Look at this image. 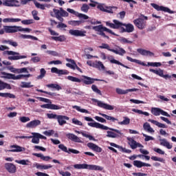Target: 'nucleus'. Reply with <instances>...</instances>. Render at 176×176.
Listing matches in <instances>:
<instances>
[{
  "instance_id": "f257e3e1",
  "label": "nucleus",
  "mask_w": 176,
  "mask_h": 176,
  "mask_svg": "<svg viewBox=\"0 0 176 176\" xmlns=\"http://www.w3.org/2000/svg\"><path fill=\"white\" fill-rule=\"evenodd\" d=\"M87 124L90 127H95L96 129H101V130H111V131H107V137H108L109 138H118V137H122V135H123V133H122V132H120V131H119L118 129L109 128V127L104 126V124H100L98 122H88ZM112 131H115L118 135Z\"/></svg>"
},
{
  "instance_id": "f03ea898",
  "label": "nucleus",
  "mask_w": 176,
  "mask_h": 176,
  "mask_svg": "<svg viewBox=\"0 0 176 176\" xmlns=\"http://www.w3.org/2000/svg\"><path fill=\"white\" fill-rule=\"evenodd\" d=\"M82 79H79L78 78L74 77L72 76H69L67 77V79L68 80H70L71 82H76L77 83H80V82H83L85 85H93V82L94 80L98 81L100 80L97 78H91L90 77L86 76H82Z\"/></svg>"
},
{
  "instance_id": "7ed1b4c3",
  "label": "nucleus",
  "mask_w": 176,
  "mask_h": 176,
  "mask_svg": "<svg viewBox=\"0 0 176 176\" xmlns=\"http://www.w3.org/2000/svg\"><path fill=\"white\" fill-rule=\"evenodd\" d=\"M50 14L52 17H56L61 22L64 21V18L63 17H68V16H69V14H68L67 11L64 10L63 8H60L59 10L54 8L53 11L50 12Z\"/></svg>"
},
{
  "instance_id": "20e7f679",
  "label": "nucleus",
  "mask_w": 176,
  "mask_h": 176,
  "mask_svg": "<svg viewBox=\"0 0 176 176\" xmlns=\"http://www.w3.org/2000/svg\"><path fill=\"white\" fill-rule=\"evenodd\" d=\"M74 167L77 170L86 169V170H94L95 171H102V170H104V168L102 166H100L98 165L87 164H77L74 165Z\"/></svg>"
},
{
  "instance_id": "39448f33",
  "label": "nucleus",
  "mask_w": 176,
  "mask_h": 176,
  "mask_svg": "<svg viewBox=\"0 0 176 176\" xmlns=\"http://www.w3.org/2000/svg\"><path fill=\"white\" fill-rule=\"evenodd\" d=\"M1 75L3 79H12L13 80H20V79H23V78H31L32 76L31 74H19L16 76L15 74L6 73L5 72H3Z\"/></svg>"
},
{
  "instance_id": "423d86ee",
  "label": "nucleus",
  "mask_w": 176,
  "mask_h": 176,
  "mask_svg": "<svg viewBox=\"0 0 176 176\" xmlns=\"http://www.w3.org/2000/svg\"><path fill=\"white\" fill-rule=\"evenodd\" d=\"M3 54L8 56V60L16 61L17 60H21L22 58H27V56L25 55H20V53L14 52V51H4Z\"/></svg>"
},
{
  "instance_id": "0eeeda50",
  "label": "nucleus",
  "mask_w": 176,
  "mask_h": 176,
  "mask_svg": "<svg viewBox=\"0 0 176 176\" xmlns=\"http://www.w3.org/2000/svg\"><path fill=\"white\" fill-rule=\"evenodd\" d=\"M126 59L128 61H131V63H135L136 64H139V65H143V67H146V65H148V67H162V63L159 62H148L146 65L144 62L138 59H133V58L130 56H126Z\"/></svg>"
},
{
  "instance_id": "6e6552de",
  "label": "nucleus",
  "mask_w": 176,
  "mask_h": 176,
  "mask_svg": "<svg viewBox=\"0 0 176 176\" xmlns=\"http://www.w3.org/2000/svg\"><path fill=\"white\" fill-rule=\"evenodd\" d=\"M3 6H8L9 8H19L20 7V1L18 0H0V6L1 5Z\"/></svg>"
},
{
  "instance_id": "1a4fd4ad",
  "label": "nucleus",
  "mask_w": 176,
  "mask_h": 176,
  "mask_svg": "<svg viewBox=\"0 0 176 176\" xmlns=\"http://www.w3.org/2000/svg\"><path fill=\"white\" fill-rule=\"evenodd\" d=\"M19 28L17 25H4L3 29H1L0 31H3V34H14L19 32Z\"/></svg>"
},
{
  "instance_id": "9d476101",
  "label": "nucleus",
  "mask_w": 176,
  "mask_h": 176,
  "mask_svg": "<svg viewBox=\"0 0 176 176\" xmlns=\"http://www.w3.org/2000/svg\"><path fill=\"white\" fill-rule=\"evenodd\" d=\"M151 113L154 115V116H159L160 115H162L163 116H166L167 118H171V116L168 114V113L164 111V110H162L160 108L157 107H153L151 109Z\"/></svg>"
},
{
  "instance_id": "9b49d317",
  "label": "nucleus",
  "mask_w": 176,
  "mask_h": 176,
  "mask_svg": "<svg viewBox=\"0 0 176 176\" xmlns=\"http://www.w3.org/2000/svg\"><path fill=\"white\" fill-rule=\"evenodd\" d=\"M151 6H152V8H153L154 9H155V10L157 11H162V12H165L166 13H170V14H173L174 13V11L170 10V8H167V7H164L163 6H160L159 5L152 3H151Z\"/></svg>"
},
{
  "instance_id": "f8f14e48",
  "label": "nucleus",
  "mask_w": 176,
  "mask_h": 176,
  "mask_svg": "<svg viewBox=\"0 0 176 176\" xmlns=\"http://www.w3.org/2000/svg\"><path fill=\"white\" fill-rule=\"evenodd\" d=\"M92 101H94V102H97L98 107H100V108H103L104 109H107L108 111H113L114 109L113 106L104 103L97 99L93 98Z\"/></svg>"
},
{
  "instance_id": "ddd939ff",
  "label": "nucleus",
  "mask_w": 176,
  "mask_h": 176,
  "mask_svg": "<svg viewBox=\"0 0 176 176\" xmlns=\"http://www.w3.org/2000/svg\"><path fill=\"white\" fill-rule=\"evenodd\" d=\"M133 24H135V27L139 30H144V28L146 27V21L142 18H138L133 20Z\"/></svg>"
},
{
  "instance_id": "4468645a",
  "label": "nucleus",
  "mask_w": 176,
  "mask_h": 176,
  "mask_svg": "<svg viewBox=\"0 0 176 176\" xmlns=\"http://www.w3.org/2000/svg\"><path fill=\"white\" fill-rule=\"evenodd\" d=\"M4 168L10 174H16V171H17V168H16V165L12 163H6L4 164Z\"/></svg>"
},
{
  "instance_id": "2eb2a0df",
  "label": "nucleus",
  "mask_w": 176,
  "mask_h": 176,
  "mask_svg": "<svg viewBox=\"0 0 176 176\" xmlns=\"http://www.w3.org/2000/svg\"><path fill=\"white\" fill-rule=\"evenodd\" d=\"M129 141V145H130L131 149H137V148H144V146L137 142L134 139L131 138H127Z\"/></svg>"
},
{
  "instance_id": "dca6fc26",
  "label": "nucleus",
  "mask_w": 176,
  "mask_h": 176,
  "mask_svg": "<svg viewBox=\"0 0 176 176\" xmlns=\"http://www.w3.org/2000/svg\"><path fill=\"white\" fill-rule=\"evenodd\" d=\"M94 31H96L98 32H101V31H105L106 32H109V34H111V35H116L112 30L107 28L106 27L102 26V25H99L97 26H94L92 28Z\"/></svg>"
},
{
  "instance_id": "f3484780",
  "label": "nucleus",
  "mask_w": 176,
  "mask_h": 176,
  "mask_svg": "<svg viewBox=\"0 0 176 176\" xmlns=\"http://www.w3.org/2000/svg\"><path fill=\"white\" fill-rule=\"evenodd\" d=\"M69 34L73 36H86V31L79 30H70Z\"/></svg>"
},
{
  "instance_id": "a211bd4d",
  "label": "nucleus",
  "mask_w": 176,
  "mask_h": 176,
  "mask_svg": "<svg viewBox=\"0 0 176 176\" xmlns=\"http://www.w3.org/2000/svg\"><path fill=\"white\" fill-rule=\"evenodd\" d=\"M56 120L59 126H64V124H67V120H69V117L67 116L58 115Z\"/></svg>"
},
{
  "instance_id": "6ab92c4d",
  "label": "nucleus",
  "mask_w": 176,
  "mask_h": 176,
  "mask_svg": "<svg viewBox=\"0 0 176 176\" xmlns=\"http://www.w3.org/2000/svg\"><path fill=\"white\" fill-rule=\"evenodd\" d=\"M41 120H34L30 121L26 124L27 129H35V127H38V126H41Z\"/></svg>"
},
{
  "instance_id": "aec40b11",
  "label": "nucleus",
  "mask_w": 176,
  "mask_h": 176,
  "mask_svg": "<svg viewBox=\"0 0 176 176\" xmlns=\"http://www.w3.org/2000/svg\"><path fill=\"white\" fill-rule=\"evenodd\" d=\"M41 108H45L46 109L58 110V109H61L63 107L61 106L53 104L52 103H48V104L41 105Z\"/></svg>"
},
{
  "instance_id": "412c9836",
  "label": "nucleus",
  "mask_w": 176,
  "mask_h": 176,
  "mask_svg": "<svg viewBox=\"0 0 176 176\" xmlns=\"http://www.w3.org/2000/svg\"><path fill=\"white\" fill-rule=\"evenodd\" d=\"M138 91V89L137 88H133V89H122L120 88H116V91L117 93V94H121V95H123V94H127L131 91Z\"/></svg>"
},
{
  "instance_id": "4be33fe9",
  "label": "nucleus",
  "mask_w": 176,
  "mask_h": 176,
  "mask_svg": "<svg viewBox=\"0 0 176 176\" xmlns=\"http://www.w3.org/2000/svg\"><path fill=\"white\" fill-rule=\"evenodd\" d=\"M137 52H138L139 54H141L142 56H148L149 57H153V56H155V54H153V52L149 50H144L142 48L138 49Z\"/></svg>"
},
{
  "instance_id": "5701e85b",
  "label": "nucleus",
  "mask_w": 176,
  "mask_h": 176,
  "mask_svg": "<svg viewBox=\"0 0 176 176\" xmlns=\"http://www.w3.org/2000/svg\"><path fill=\"white\" fill-rule=\"evenodd\" d=\"M51 72L52 74H57L58 75H68L69 74L67 70L58 69L57 67H52Z\"/></svg>"
},
{
  "instance_id": "b1692460",
  "label": "nucleus",
  "mask_w": 176,
  "mask_h": 176,
  "mask_svg": "<svg viewBox=\"0 0 176 176\" xmlns=\"http://www.w3.org/2000/svg\"><path fill=\"white\" fill-rule=\"evenodd\" d=\"M87 146L89 148V149H91L92 151H94L95 152L100 153L102 151V148L101 147L97 146L94 143L89 142L87 144Z\"/></svg>"
},
{
  "instance_id": "393cba45",
  "label": "nucleus",
  "mask_w": 176,
  "mask_h": 176,
  "mask_svg": "<svg viewBox=\"0 0 176 176\" xmlns=\"http://www.w3.org/2000/svg\"><path fill=\"white\" fill-rule=\"evenodd\" d=\"M87 146L89 148V149H91L92 151H94L95 152L100 153L102 151V148L101 147L97 146L94 143L89 142L87 144Z\"/></svg>"
},
{
  "instance_id": "a878e982",
  "label": "nucleus",
  "mask_w": 176,
  "mask_h": 176,
  "mask_svg": "<svg viewBox=\"0 0 176 176\" xmlns=\"http://www.w3.org/2000/svg\"><path fill=\"white\" fill-rule=\"evenodd\" d=\"M133 166L138 167V168H141V167H151V165L141 161L135 160L133 161Z\"/></svg>"
},
{
  "instance_id": "bb28decb",
  "label": "nucleus",
  "mask_w": 176,
  "mask_h": 176,
  "mask_svg": "<svg viewBox=\"0 0 176 176\" xmlns=\"http://www.w3.org/2000/svg\"><path fill=\"white\" fill-rule=\"evenodd\" d=\"M66 137H67V138L69 140H71L72 141H74V142H82V140H80V138H79L75 134L67 133V134H66Z\"/></svg>"
},
{
  "instance_id": "cd10ccee",
  "label": "nucleus",
  "mask_w": 176,
  "mask_h": 176,
  "mask_svg": "<svg viewBox=\"0 0 176 176\" xmlns=\"http://www.w3.org/2000/svg\"><path fill=\"white\" fill-rule=\"evenodd\" d=\"M160 145L165 146L167 149H171V148H173V145H171L166 139H160Z\"/></svg>"
},
{
  "instance_id": "c85d7f7f",
  "label": "nucleus",
  "mask_w": 176,
  "mask_h": 176,
  "mask_svg": "<svg viewBox=\"0 0 176 176\" xmlns=\"http://www.w3.org/2000/svg\"><path fill=\"white\" fill-rule=\"evenodd\" d=\"M148 122H150V123H152L153 124H155L157 127H160V129H167V126L164 124H162L156 120L148 119Z\"/></svg>"
},
{
  "instance_id": "c756f323",
  "label": "nucleus",
  "mask_w": 176,
  "mask_h": 176,
  "mask_svg": "<svg viewBox=\"0 0 176 176\" xmlns=\"http://www.w3.org/2000/svg\"><path fill=\"white\" fill-rule=\"evenodd\" d=\"M94 68H97L100 71H105V66H104V64H102V62L100 60H96L95 65L94 66Z\"/></svg>"
},
{
  "instance_id": "7c9ffc66",
  "label": "nucleus",
  "mask_w": 176,
  "mask_h": 176,
  "mask_svg": "<svg viewBox=\"0 0 176 176\" xmlns=\"http://www.w3.org/2000/svg\"><path fill=\"white\" fill-rule=\"evenodd\" d=\"M10 148H12V149L10 150V152H23V151H25L24 147H21L18 145H12Z\"/></svg>"
},
{
  "instance_id": "2f4dec72",
  "label": "nucleus",
  "mask_w": 176,
  "mask_h": 176,
  "mask_svg": "<svg viewBox=\"0 0 176 176\" xmlns=\"http://www.w3.org/2000/svg\"><path fill=\"white\" fill-rule=\"evenodd\" d=\"M111 52L115 53V54H118L119 56H124L126 50L124 49L118 47L117 50H110Z\"/></svg>"
},
{
  "instance_id": "473e14b6",
  "label": "nucleus",
  "mask_w": 176,
  "mask_h": 176,
  "mask_svg": "<svg viewBox=\"0 0 176 176\" xmlns=\"http://www.w3.org/2000/svg\"><path fill=\"white\" fill-rule=\"evenodd\" d=\"M5 89H8V90L12 89V87L10 84L6 83L0 80V91L2 90H5Z\"/></svg>"
},
{
  "instance_id": "72a5a7b5",
  "label": "nucleus",
  "mask_w": 176,
  "mask_h": 176,
  "mask_svg": "<svg viewBox=\"0 0 176 176\" xmlns=\"http://www.w3.org/2000/svg\"><path fill=\"white\" fill-rule=\"evenodd\" d=\"M33 155L36 157H40V159H41V160H43L44 162H49L52 159V157H50V156H45L42 153H34Z\"/></svg>"
},
{
  "instance_id": "f704fd0d",
  "label": "nucleus",
  "mask_w": 176,
  "mask_h": 176,
  "mask_svg": "<svg viewBox=\"0 0 176 176\" xmlns=\"http://www.w3.org/2000/svg\"><path fill=\"white\" fill-rule=\"evenodd\" d=\"M66 61H67V63H66V67L71 68V69H75V65L76 64V63H75V60L74 59L66 58Z\"/></svg>"
},
{
  "instance_id": "c9c22d12",
  "label": "nucleus",
  "mask_w": 176,
  "mask_h": 176,
  "mask_svg": "<svg viewBox=\"0 0 176 176\" xmlns=\"http://www.w3.org/2000/svg\"><path fill=\"white\" fill-rule=\"evenodd\" d=\"M75 133H76L77 134H82V135L83 137H85V138H89V140L90 141H96V139L94 138V137H93L83 131H75Z\"/></svg>"
},
{
  "instance_id": "e433bc0d",
  "label": "nucleus",
  "mask_w": 176,
  "mask_h": 176,
  "mask_svg": "<svg viewBox=\"0 0 176 176\" xmlns=\"http://www.w3.org/2000/svg\"><path fill=\"white\" fill-rule=\"evenodd\" d=\"M124 27H125V29H124L125 32H133V31H134V25L131 23H124Z\"/></svg>"
},
{
  "instance_id": "4c0bfd02",
  "label": "nucleus",
  "mask_w": 176,
  "mask_h": 176,
  "mask_svg": "<svg viewBox=\"0 0 176 176\" xmlns=\"http://www.w3.org/2000/svg\"><path fill=\"white\" fill-rule=\"evenodd\" d=\"M143 128L145 131H147L148 133H155V130H153V128L151 127V124L148 122H145L143 124Z\"/></svg>"
},
{
  "instance_id": "58836bf2",
  "label": "nucleus",
  "mask_w": 176,
  "mask_h": 176,
  "mask_svg": "<svg viewBox=\"0 0 176 176\" xmlns=\"http://www.w3.org/2000/svg\"><path fill=\"white\" fill-rule=\"evenodd\" d=\"M19 21H21V19L19 18H6L3 19V23H19Z\"/></svg>"
},
{
  "instance_id": "ea45409f",
  "label": "nucleus",
  "mask_w": 176,
  "mask_h": 176,
  "mask_svg": "<svg viewBox=\"0 0 176 176\" xmlns=\"http://www.w3.org/2000/svg\"><path fill=\"white\" fill-rule=\"evenodd\" d=\"M21 87L22 89H31V87H34V85L31 82H21Z\"/></svg>"
},
{
  "instance_id": "a19ab883",
  "label": "nucleus",
  "mask_w": 176,
  "mask_h": 176,
  "mask_svg": "<svg viewBox=\"0 0 176 176\" xmlns=\"http://www.w3.org/2000/svg\"><path fill=\"white\" fill-rule=\"evenodd\" d=\"M36 168H38L39 170H49V168H52L53 166L52 165H41L39 164H36Z\"/></svg>"
},
{
  "instance_id": "79ce46f5",
  "label": "nucleus",
  "mask_w": 176,
  "mask_h": 176,
  "mask_svg": "<svg viewBox=\"0 0 176 176\" xmlns=\"http://www.w3.org/2000/svg\"><path fill=\"white\" fill-rule=\"evenodd\" d=\"M150 72H153V74H155V75H158V76H160L161 78L163 76L164 71L161 69H150Z\"/></svg>"
},
{
  "instance_id": "37998d69",
  "label": "nucleus",
  "mask_w": 176,
  "mask_h": 176,
  "mask_svg": "<svg viewBox=\"0 0 176 176\" xmlns=\"http://www.w3.org/2000/svg\"><path fill=\"white\" fill-rule=\"evenodd\" d=\"M0 97H3L4 98H16V96L10 93H1Z\"/></svg>"
},
{
  "instance_id": "c03bdc74",
  "label": "nucleus",
  "mask_w": 176,
  "mask_h": 176,
  "mask_svg": "<svg viewBox=\"0 0 176 176\" xmlns=\"http://www.w3.org/2000/svg\"><path fill=\"white\" fill-rule=\"evenodd\" d=\"M73 109H76L78 112H80L81 113H90V112L85 109H82V107L79 106H72Z\"/></svg>"
},
{
  "instance_id": "a18cd8bd",
  "label": "nucleus",
  "mask_w": 176,
  "mask_h": 176,
  "mask_svg": "<svg viewBox=\"0 0 176 176\" xmlns=\"http://www.w3.org/2000/svg\"><path fill=\"white\" fill-rule=\"evenodd\" d=\"M15 162L22 166H29L31 162L28 160H15Z\"/></svg>"
},
{
  "instance_id": "49530a36",
  "label": "nucleus",
  "mask_w": 176,
  "mask_h": 176,
  "mask_svg": "<svg viewBox=\"0 0 176 176\" xmlns=\"http://www.w3.org/2000/svg\"><path fill=\"white\" fill-rule=\"evenodd\" d=\"M20 38L22 39H32L33 41H38V38L32 35L21 34Z\"/></svg>"
},
{
  "instance_id": "de8ad7c7",
  "label": "nucleus",
  "mask_w": 176,
  "mask_h": 176,
  "mask_svg": "<svg viewBox=\"0 0 176 176\" xmlns=\"http://www.w3.org/2000/svg\"><path fill=\"white\" fill-rule=\"evenodd\" d=\"M36 134L37 133H32V135H33L32 136V142L33 144H39V137Z\"/></svg>"
},
{
  "instance_id": "09e8293b",
  "label": "nucleus",
  "mask_w": 176,
  "mask_h": 176,
  "mask_svg": "<svg viewBox=\"0 0 176 176\" xmlns=\"http://www.w3.org/2000/svg\"><path fill=\"white\" fill-rule=\"evenodd\" d=\"M113 22L114 23L115 30H118V28H120V27H122V25L123 26L124 25V23H122V22H120L116 19H114L113 21Z\"/></svg>"
},
{
  "instance_id": "8fccbe9b",
  "label": "nucleus",
  "mask_w": 176,
  "mask_h": 176,
  "mask_svg": "<svg viewBox=\"0 0 176 176\" xmlns=\"http://www.w3.org/2000/svg\"><path fill=\"white\" fill-rule=\"evenodd\" d=\"M132 111L135 112V113H138L139 115H144L145 116H149V113H148L146 111H142V110L133 109Z\"/></svg>"
},
{
  "instance_id": "3c124183",
  "label": "nucleus",
  "mask_w": 176,
  "mask_h": 176,
  "mask_svg": "<svg viewBox=\"0 0 176 176\" xmlns=\"http://www.w3.org/2000/svg\"><path fill=\"white\" fill-rule=\"evenodd\" d=\"M99 115H100V116H102L103 118H105L107 120H112V122H115V120H118V119L115 118L114 117L108 116L107 114L100 113Z\"/></svg>"
},
{
  "instance_id": "603ef678",
  "label": "nucleus",
  "mask_w": 176,
  "mask_h": 176,
  "mask_svg": "<svg viewBox=\"0 0 176 176\" xmlns=\"http://www.w3.org/2000/svg\"><path fill=\"white\" fill-rule=\"evenodd\" d=\"M47 87L51 88V89H56V90H61V87L58 84H49L46 85Z\"/></svg>"
},
{
  "instance_id": "864d4df0",
  "label": "nucleus",
  "mask_w": 176,
  "mask_h": 176,
  "mask_svg": "<svg viewBox=\"0 0 176 176\" xmlns=\"http://www.w3.org/2000/svg\"><path fill=\"white\" fill-rule=\"evenodd\" d=\"M68 24H69V25H72L73 27H76L78 25H80V24H82V21H69Z\"/></svg>"
},
{
  "instance_id": "5fc2aeb1",
  "label": "nucleus",
  "mask_w": 176,
  "mask_h": 176,
  "mask_svg": "<svg viewBox=\"0 0 176 176\" xmlns=\"http://www.w3.org/2000/svg\"><path fill=\"white\" fill-rule=\"evenodd\" d=\"M40 74H41L37 76L36 79H43L46 75V70H45L43 68L41 69Z\"/></svg>"
},
{
  "instance_id": "6e6d98bb",
  "label": "nucleus",
  "mask_w": 176,
  "mask_h": 176,
  "mask_svg": "<svg viewBox=\"0 0 176 176\" xmlns=\"http://www.w3.org/2000/svg\"><path fill=\"white\" fill-rule=\"evenodd\" d=\"M80 9H81V11L83 12L84 13H87V12H89V9H90V7L89 6V5L84 3L82 4Z\"/></svg>"
},
{
  "instance_id": "4d7b16f0",
  "label": "nucleus",
  "mask_w": 176,
  "mask_h": 176,
  "mask_svg": "<svg viewBox=\"0 0 176 176\" xmlns=\"http://www.w3.org/2000/svg\"><path fill=\"white\" fill-rule=\"evenodd\" d=\"M124 120L122 122H118V124H121V125L130 124V118H129L127 117H124Z\"/></svg>"
},
{
  "instance_id": "13d9d810",
  "label": "nucleus",
  "mask_w": 176,
  "mask_h": 176,
  "mask_svg": "<svg viewBox=\"0 0 176 176\" xmlns=\"http://www.w3.org/2000/svg\"><path fill=\"white\" fill-rule=\"evenodd\" d=\"M72 123H73V124H76V126H83V123L76 118H72Z\"/></svg>"
},
{
  "instance_id": "bf43d9fd",
  "label": "nucleus",
  "mask_w": 176,
  "mask_h": 176,
  "mask_svg": "<svg viewBox=\"0 0 176 176\" xmlns=\"http://www.w3.org/2000/svg\"><path fill=\"white\" fill-rule=\"evenodd\" d=\"M36 99L39 100V101H42V102H46L47 104H52V100L47 98L37 97Z\"/></svg>"
},
{
  "instance_id": "052dcab7",
  "label": "nucleus",
  "mask_w": 176,
  "mask_h": 176,
  "mask_svg": "<svg viewBox=\"0 0 176 176\" xmlns=\"http://www.w3.org/2000/svg\"><path fill=\"white\" fill-rule=\"evenodd\" d=\"M34 5L36 6V8H38V9H41V10H45L46 6L43 5V4H41L36 1H34Z\"/></svg>"
},
{
  "instance_id": "680f3d73",
  "label": "nucleus",
  "mask_w": 176,
  "mask_h": 176,
  "mask_svg": "<svg viewBox=\"0 0 176 176\" xmlns=\"http://www.w3.org/2000/svg\"><path fill=\"white\" fill-rule=\"evenodd\" d=\"M99 48L100 49H107L109 52H111V50H113V49H111V47H109V45H108L107 43H102V45L100 46H99Z\"/></svg>"
},
{
  "instance_id": "e2e57ef3",
  "label": "nucleus",
  "mask_w": 176,
  "mask_h": 176,
  "mask_svg": "<svg viewBox=\"0 0 176 176\" xmlns=\"http://www.w3.org/2000/svg\"><path fill=\"white\" fill-rule=\"evenodd\" d=\"M7 69L12 72L13 74H19V69L14 68L12 66H9L7 67Z\"/></svg>"
},
{
  "instance_id": "0e129e2a",
  "label": "nucleus",
  "mask_w": 176,
  "mask_h": 176,
  "mask_svg": "<svg viewBox=\"0 0 176 176\" xmlns=\"http://www.w3.org/2000/svg\"><path fill=\"white\" fill-rule=\"evenodd\" d=\"M91 89H92L93 91H94L95 93H97V94H100V96L102 95L101 91L100 89H98L97 86H96L95 85H93L91 86Z\"/></svg>"
},
{
  "instance_id": "69168bd1",
  "label": "nucleus",
  "mask_w": 176,
  "mask_h": 176,
  "mask_svg": "<svg viewBox=\"0 0 176 176\" xmlns=\"http://www.w3.org/2000/svg\"><path fill=\"white\" fill-rule=\"evenodd\" d=\"M120 42L121 43H133V41H129V39L124 38V37H121L120 39Z\"/></svg>"
},
{
  "instance_id": "338daca9",
  "label": "nucleus",
  "mask_w": 176,
  "mask_h": 176,
  "mask_svg": "<svg viewBox=\"0 0 176 176\" xmlns=\"http://www.w3.org/2000/svg\"><path fill=\"white\" fill-rule=\"evenodd\" d=\"M97 8L98 9H99V10H101L102 12H105V10H107V6H104L102 3H99Z\"/></svg>"
},
{
  "instance_id": "774afa93",
  "label": "nucleus",
  "mask_w": 176,
  "mask_h": 176,
  "mask_svg": "<svg viewBox=\"0 0 176 176\" xmlns=\"http://www.w3.org/2000/svg\"><path fill=\"white\" fill-rule=\"evenodd\" d=\"M58 173L62 176H71V173L69 171L64 172V170H58Z\"/></svg>"
}]
</instances>
